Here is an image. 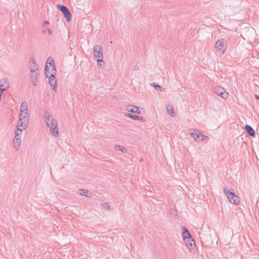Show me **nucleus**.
<instances>
[{"instance_id":"obj_1","label":"nucleus","mask_w":259,"mask_h":259,"mask_svg":"<svg viewBox=\"0 0 259 259\" xmlns=\"http://www.w3.org/2000/svg\"><path fill=\"white\" fill-rule=\"evenodd\" d=\"M44 116L47 125L50 128V132L55 137H58L59 136V128L57 120L52 116L48 111L45 112Z\"/></svg>"},{"instance_id":"obj_2","label":"nucleus","mask_w":259,"mask_h":259,"mask_svg":"<svg viewBox=\"0 0 259 259\" xmlns=\"http://www.w3.org/2000/svg\"><path fill=\"white\" fill-rule=\"evenodd\" d=\"M32 64L31 65V67L30 68V72L29 74L30 80L33 86L37 85V82H38V78L39 77V71L37 69V65L34 60L32 61Z\"/></svg>"},{"instance_id":"obj_3","label":"nucleus","mask_w":259,"mask_h":259,"mask_svg":"<svg viewBox=\"0 0 259 259\" xmlns=\"http://www.w3.org/2000/svg\"><path fill=\"white\" fill-rule=\"evenodd\" d=\"M223 192L231 203L238 204L240 203V197L235 194L233 189H228L226 187L223 189Z\"/></svg>"},{"instance_id":"obj_4","label":"nucleus","mask_w":259,"mask_h":259,"mask_svg":"<svg viewBox=\"0 0 259 259\" xmlns=\"http://www.w3.org/2000/svg\"><path fill=\"white\" fill-rule=\"evenodd\" d=\"M94 56L95 58H97L98 65L101 66L100 63L103 62V55L101 46L96 45L94 47Z\"/></svg>"},{"instance_id":"obj_5","label":"nucleus","mask_w":259,"mask_h":259,"mask_svg":"<svg viewBox=\"0 0 259 259\" xmlns=\"http://www.w3.org/2000/svg\"><path fill=\"white\" fill-rule=\"evenodd\" d=\"M215 48L217 51L224 53L226 49V41L225 39L218 40L215 43Z\"/></svg>"},{"instance_id":"obj_6","label":"nucleus","mask_w":259,"mask_h":259,"mask_svg":"<svg viewBox=\"0 0 259 259\" xmlns=\"http://www.w3.org/2000/svg\"><path fill=\"white\" fill-rule=\"evenodd\" d=\"M214 92L216 94L224 99L227 98L229 95L228 93L226 92L225 90L221 87H216L214 89Z\"/></svg>"},{"instance_id":"obj_7","label":"nucleus","mask_w":259,"mask_h":259,"mask_svg":"<svg viewBox=\"0 0 259 259\" xmlns=\"http://www.w3.org/2000/svg\"><path fill=\"white\" fill-rule=\"evenodd\" d=\"M56 74V67L51 68V71H50V68L48 65L45 66V75L46 77H53Z\"/></svg>"},{"instance_id":"obj_8","label":"nucleus","mask_w":259,"mask_h":259,"mask_svg":"<svg viewBox=\"0 0 259 259\" xmlns=\"http://www.w3.org/2000/svg\"><path fill=\"white\" fill-rule=\"evenodd\" d=\"M190 134L194 140L199 141L201 132L198 130L194 128L191 129L190 130Z\"/></svg>"},{"instance_id":"obj_9","label":"nucleus","mask_w":259,"mask_h":259,"mask_svg":"<svg viewBox=\"0 0 259 259\" xmlns=\"http://www.w3.org/2000/svg\"><path fill=\"white\" fill-rule=\"evenodd\" d=\"M28 123V121H27V120H24L21 119V118L19 117V119L17 125V128H19V130H25L27 127Z\"/></svg>"},{"instance_id":"obj_10","label":"nucleus","mask_w":259,"mask_h":259,"mask_svg":"<svg viewBox=\"0 0 259 259\" xmlns=\"http://www.w3.org/2000/svg\"><path fill=\"white\" fill-rule=\"evenodd\" d=\"M125 109L128 112L132 113L140 114L141 112L138 107L136 106H133L132 105H128L125 107Z\"/></svg>"},{"instance_id":"obj_11","label":"nucleus","mask_w":259,"mask_h":259,"mask_svg":"<svg viewBox=\"0 0 259 259\" xmlns=\"http://www.w3.org/2000/svg\"><path fill=\"white\" fill-rule=\"evenodd\" d=\"M10 84L7 78H3L0 80V88L5 89V91L9 88Z\"/></svg>"},{"instance_id":"obj_12","label":"nucleus","mask_w":259,"mask_h":259,"mask_svg":"<svg viewBox=\"0 0 259 259\" xmlns=\"http://www.w3.org/2000/svg\"><path fill=\"white\" fill-rule=\"evenodd\" d=\"M244 129L247 134L251 137H255V132L253 128L249 125L246 124L244 127Z\"/></svg>"},{"instance_id":"obj_13","label":"nucleus","mask_w":259,"mask_h":259,"mask_svg":"<svg viewBox=\"0 0 259 259\" xmlns=\"http://www.w3.org/2000/svg\"><path fill=\"white\" fill-rule=\"evenodd\" d=\"M182 229L183 230L182 232L183 240H186L188 239H191L192 237L188 229L184 226L182 227Z\"/></svg>"},{"instance_id":"obj_14","label":"nucleus","mask_w":259,"mask_h":259,"mask_svg":"<svg viewBox=\"0 0 259 259\" xmlns=\"http://www.w3.org/2000/svg\"><path fill=\"white\" fill-rule=\"evenodd\" d=\"M49 83L52 88L53 90L55 91L57 89V80H56L55 75L53 77H49Z\"/></svg>"},{"instance_id":"obj_15","label":"nucleus","mask_w":259,"mask_h":259,"mask_svg":"<svg viewBox=\"0 0 259 259\" xmlns=\"http://www.w3.org/2000/svg\"><path fill=\"white\" fill-rule=\"evenodd\" d=\"M124 115L126 117L132 118L135 120H140V121H144L143 117L138 116V115H133L131 113H124Z\"/></svg>"},{"instance_id":"obj_16","label":"nucleus","mask_w":259,"mask_h":259,"mask_svg":"<svg viewBox=\"0 0 259 259\" xmlns=\"http://www.w3.org/2000/svg\"><path fill=\"white\" fill-rule=\"evenodd\" d=\"M184 241L185 242L186 245L188 248H189L190 249L194 248L195 245V243L192 237H191V239L184 240Z\"/></svg>"},{"instance_id":"obj_17","label":"nucleus","mask_w":259,"mask_h":259,"mask_svg":"<svg viewBox=\"0 0 259 259\" xmlns=\"http://www.w3.org/2000/svg\"><path fill=\"white\" fill-rule=\"evenodd\" d=\"M166 110L167 113L171 116H175V113L174 110L173 105L170 103L166 104Z\"/></svg>"},{"instance_id":"obj_18","label":"nucleus","mask_w":259,"mask_h":259,"mask_svg":"<svg viewBox=\"0 0 259 259\" xmlns=\"http://www.w3.org/2000/svg\"><path fill=\"white\" fill-rule=\"evenodd\" d=\"M21 142V139H18V138L14 139L13 145L15 150H18L19 149Z\"/></svg>"},{"instance_id":"obj_19","label":"nucleus","mask_w":259,"mask_h":259,"mask_svg":"<svg viewBox=\"0 0 259 259\" xmlns=\"http://www.w3.org/2000/svg\"><path fill=\"white\" fill-rule=\"evenodd\" d=\"M25 111L28 112V105L25 101H23L21 104L20 112H23Z\"/></svg>"},{"instance_id":"obj_20","label":"nucleus","mask_w":259,"mask_h":259,"mask_svg":"<svg viewBox=\"0 0 259 259\" xmlns=\"http://www.w3.org/2000/svg\"><path fill=\"white\" fill-rule=\"evenodd\" d=\"M19 117L23 120H26L29 122V114L28 112L25 111L23 112H20Z\"/></svg>"},{"instance_id":"obj_21","label":"nucleus","mask_w":259,"mask_h":259,"mask_svg":"<svg viewBox=\"0 0 259 259\" xmlns=\"http://www.w3.org/2000/svg\"><path fill=\"white\" fill-rule=\"evenodd\" d=\"M48 64H49L50 66L52 67V68L54 67H56L55 65V62H54L53 57H49L48 58L46 65H48Z\"/></svg>"},{"instance_id":"obj_22","label":"nucleus","mask_w":259,"mask_h":259,"mask_svg":"<svg viewBox=\"0 0 259 259\" xmlns=\"http://www.w3.org/2000/svg\"><path fill=\"white\" fill-rule=\"evenodd\" d=\"M22 131L23 129L19 130V128H17L15 133L14 139L18 138V139H21Z\"/></svg>"},{"instance_id":"obj_23","label":"nucleus","mask_w":259,"mask_h":259,"mask_svg":"<svg viewBox=\"0 0 259 259\" xmlns=\"http://www.w3.org/2000/svg\"><path fill=\"white\" fill-rule=\"evenodd\" d=\"M63 15L67 22H69L71 21L72 15L69 10L67 11V12H66L64 14H63Z\"/></svg>"},{"instance_id":"obj_24","label":"nucleus","mask_w":259,"mask_h":259,"mask_svg":"<svg viewBox=\"0 0 259 259\" xmlns=\"http://www.w3.org/2000/svg\"><path fill=\"white\" fill-rule=\"evenodd\" d=\"M57 7L59 9V10L63 13L64 14L68 10V9L67 7L64 5H59L57 6Z\"/></svg>"},{"instance_id":"obj_25","label":"nucleus","mask_w":259,"mask_h":259,"mask_svg":"<svg viewBox=\"0 0 259 259\" xmlns=\"http://www.w3.org/2000/svg\"><path fill=\"white\" fill-rule=\"evenodd\" d=\"M115 149L117 150H119L121 151L123 153H126L127 152V149L123 147L120 146V145H116L115 146Z\"/></svg>"},{"instance_id":"obj_26","label":"nucleus","mask_w":259,"mask_h":259,"mask_svg":"<svg viewBox=\"0 0 259 259\" xmlns=\"http://www.w3.org/2000/svg\"><path fill=\"white\" fill-rule=\"evenodd\" d=\"M151 85L153 87L157 90H158L161 92L164 91V89H162L160 85L155 84L154 82L151 83Z\"/></svg>"},{"instance_id":"obj_27","label":"nucleus","mask_w":259,"mask_h":259,"mask_svg":"<svg viewBox=\"0 0 259 259\" xmlns=\"http://www.w3.org/2000/svg\"><path fill=\"white\" fill-rule=\"evenodd\" d=\"M88 193V191L87 190H85V189H79L78 190V193L80 195H83V196H86L87 194Z\"/></svg>"},{"instance_id":"obj_28","label":"nucleus","mask_w":259,"mask_h":259,"mask_svg":"<svg viewBox=\"0 0 259 259\" xmlns=\"http://www.w3.org/2000/svg\"><path fill=\"white\" fill-rule=\"evenodd\" d=\"M170 213L172 215L176 217L178 215V210L176 209L171 208Z\"/></svg>"},{"instance_id":"obj_29","label":"nucleus","mask_w":259,"mask_h":259,"mask_svg":"<svg viewBox=\"0 0 259 259\" xmlns=\"http://www.w3.org/2000/svg\"><path fill=\"white\" fill-rule=\"evenodd\" d=\"M208 139V137L207 136L203 135L201 133V136H200V140H199V141H204L205 139Z\"/></svg>"},{"instance_id":"obj_30","label":"nucleus","mask_w":259,"mask_h":259,"mask_svg":"<svg viewBox=\"0 0 259 259\" xmlns=\"http://www.w3.org/2000/svg\"><path fill=\"white\" fill-rule=\"evenodd\" d=\"M102 205L106 208V209H110V205H109V204L108 203H102Z\"/></svg>"},{"instance_id":"obj_31","label":"nucleus","mask_w":259,"mask_h":259,"mask_svg":"<svg viewBox=\"0 0 259 259\" xmlns=\"http://www.w3.org/2000/svg\"><path fill=\"white\" fill-rule=\"evenodd\" d=\"M135 70H139V67L138 65H136L134 67Z\"/></svg>"},{"instance_id":"obj_32","label":"nucleus","mask_w":259,"mask_h":259,"mask_svg":"<svg viewBox=\"0 0 259 259\" xmlns=\"http://www.w3.org/2000/svg\"><path fill=\"white\" fill-rule=\"evenodd\" d=\"M48 32L49 34H50V35H51L52 34V31L50 28L48 29Z\"/></svg>"},{"instance_id":"obj_33","label":"nucleus","mask_w":259,"mask_h":259,"mask_svg":"<svg viewBox=\"0 0 259 259\" xmlns=\"http://www.w3.org/2000/svg\"><path fill=\"white\" fill-rule=\"evenodd\" d=\"M45 24H49V21H45Z\"/></svg>"},{"instance_id":"obj_34","label":"nucleus","mask_w":259,"mask_h":259,"mask_svg":"<svg viewBox=\"0 0 259 259\" xmlns=\"http://www.w3.org/2000/svg\"><path fill=\"white\" fill-rule=\"evenodd\" d=\"M255 97H256V98L257 100H259V95H255Z\"/></svg>"},{"instance_id":"obj_35","label":"nucleus","mask_w":259,"mask_h":259,"mask_svg":"<svg viewBox=\"0 0 259 259\" xmlns=\"http://www.w3.org/2000/svg\"><path fill=\"white\" fill-rule=\"evenodd\" d=\"M102 62H101L100 63V64H101V66H100L101 68H102Z\"/></svg>"},{"instance_id":"obj_36","label":"nucleus","mask_w":259,"mask_h":259,"mask_svg":"<svg viewBox=\"0 0 259 259\" xmlns=\"http://www.w3.org/2000/svg\"><path fill=\"white\" fill-rule=\"evenodd\" d=\"M49 67L50 68V71H51V67L50 66Z\"/></svg>"}]
</instances>
